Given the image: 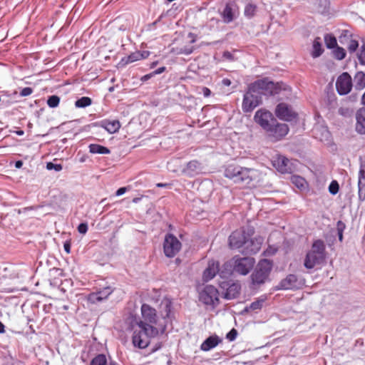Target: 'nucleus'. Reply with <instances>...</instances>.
Returning <instances> with one entry per match:
<instances>
[{
    "label": "nucleus",
    "instance_id": "nucleus-1",
    "mask_svg": "<svg viewBox=\"0 0 365 365\" xmlns=\"http://www.w3.org/2000/svg\"><path fill=\"white\" fill-rule=\"evenodd\" d=\"M256 89L257 93L262 96L271 97L284 92L286 98L289 99L292 94V87L287 83L279 81H274L269 77H263L257 79L252 83V91Z\"/></svg>",
    "mask_w": 365,
    "mask_h": 365
},
{
    "label": "nucleus",
    "instance_id": "nucleus-2",
    "mask_svg": "<svg viewBox=\"0 0 365 365\" xmlns=\"http://www.w3.org/2000/svg\"><path fill=\"white\" fill-rule=\"evenodd\" d=\"M259 242L257 240H248L245 235V227L235 230L228 237V247L232 250H238L242 255H253L259 251Z\"/></svg>",
    "mask_w": 365,
    "mask_h": 365
},
{
    "label": "nucleus",
    "instance_id": "nucleus-3",
    "mask_svg": "<svg viewBox=\"0 0 365 365\" xmlns=\"http://www.w3.org/2000/svg\"><path fill=\"white\" fill-rule=\"evenodd\" d=\"M251 173H253V169L231 163L225 166L224 176L235 183H242L247 185L253 180Z\"/></svg>",
    "mask_w": 365,
    "mask_h": 365
},
{
    "label": "nucleus",
    "instance_id": "nucleus-4",
    "mask_svg": "<svg viewBox=\"0 0 365 365\" xmlns=\"http://www.w3.org/2000/svg\"><path fill=\"white\" fill-rule=\"evenodd\" d=\"M262 104V98L257 91H252V83L247 86V90L243 94L242 110L245 113L252 112L257 107Z\"/></svg>",
    "mask_w": 365,
    "mask_h": 365
},
{
    "label": "nucleus",
    "instance_id": "nucleus-5",
    "mask_svg": "<svg viewBox=\"0 0 365 365\" xmlns=\"http://www.w3.org/2000/svg\"><path fill=\"white\" fill-rule=\"evenodd\" d=\"M199 301L215 309L220 303L219 290L212 284H205L199 292Z\"/></svg>",
    "mask_w": 365,
    "mask_h": 365
},
{
    "label": "nucleus",
    "instance_id": "nucleus-6",
    "mask_svg": "<svg viewBox=\"0 0 365 365\" xmlns=\"http://www.w3.org/2000/svg\"><path fill=\"white\" fill-rule=\"evenodd\" d=\"M305 284V279L295 274H289L285 278L281 279L277 285L272 288V292L281 290H298Z\"/></svg>",
    "mask_w": 365,
    "mask_h": 365
},
{
    "label": "nucleus",
    "instance_id": "nucleus-7",
    "mask_svg": "<svg viewBox=\"0 0 365 365\" xmlns=\"http://www.w3.org/2000/svg\"><path fill=\"white\" fill-rule=\"evenodd\" d=\"M182 249V243L172 232L165 235L163 250L167 258H173Z\"/></svg>",
    "mask_w": 365,
    "mask_h": 365
},
{
    "label": "nucleus",
    "instance_id": "nucleus-8",
    "mask_svg": "<svg viewBox=\"0 0 365 365\" xmlns=\"http://www.w3.org/2000/svg\"><path fill=\"white\" fill-rule=\"evenodd\" d=\"M289 132V125L285 123L279 122L276 118L265 131L267 137L272 142H278L283 140Z\"/></svg>",
    "mask_w": 365,
    "mask_h": 365
},
{
    "label": "nucleus",
    "instance_id": "nucleus-9",
    "mask_svg": "<svg viewBox=\"0 0 365 365\" xmlns=\"http://www.w3.org/2000/svg\"><path fill=\"white\" fill-rule=\"evenodd\" d=\"M274 114L277 119L284 122L297 121L299 118L298 113L293 110L292 106L284 102L277 104Z\"/></svg>",
    "mask_w": 365,
    "mask_h": 365
},
{
    "label": "nucleus",
    "instance_id": "nucleus-10",
    "mask_svg": "<svg viewBox=\"0 0 365 365\" xmlns=\"http://www.w3.org/2000/svg\"><path fill=\"white\" fill-rule=\"evenodd\" d=\"M232 261L233 270L243 276L248 274L253 269L255 264V259L252 257H240V255H235L232 257Z\"/></svg>",
    "mask_w": 365,
    "mask_h": 365
},
{
    "label": "nucleus",
    "instance_id": "nucleus-11",
    "mask_svg": "<svg viewBox=\"0 0 365 365\" xmlns=\"http://www.w3.org/2000/svg\"><path fill=\"white\" fill-rule=\"evenodd\" d=\"M160 307H163V309L165 312V314H161L162 319L165 321V323L159 324L158 330L159 333L163 334L167 329V321L172 322L175 319L173 298L168 295L164 296L161 300Z\"/></svg>",
    "mask_w": 365,
    "mask_h": 365
},
{
    "label": "nucleus",
    "instance_id": "nucleus-12",
    "mask_svg": "<svg viewBox=\"0 0 365 365\" xmlns=\"http://www.w3.org/2000/svg\"><path fill=\"white\" fill-rule=\"evenodd\" d=\"M218 286L224 291L222 297L226 300L236 299L240 294L241 285L237 282L222 280L218 282Z\"/></svg>",
    "mask_w": 365,
    "mask_h": 365
},
{
    "label": "nucleus",
    "instance_id": "nucleus-13",
    "mask_svg": "<svg viewBox=\"0 0 365 365\" xmlns=\"http://www.w3.org/2000/svg\"><path fill=\"white\" fill-rule=\"evenodd\" d=\"M274 119V114L264 108L258 109L253 118L255 123L259 125L264 131H266Z\"/></svg>",
    "mask_w": 365,
    "mask_h": 365
},
{
    "label": "nucleus",
    "instance_id": "nucleus-14",
    "mask_svg": "<svg viewBox=\"0 0 365 365\" xmlns=\"http://www.w3.org/2000/svg\"><path fill=\"white\" fill-rule=\"evenodd\" d=\"M353 87L351 75L348 72L340 74L336 81V89L339 96L349 94Z\"/></svg>",
    "mask_w": 365,
    "mask_h": 365
},
{
    "label": "nucleus",
    "instance_id": "nucleus-15",
    "mask_svg": "<svg viewBox=\"0 0 365 365\" xmlns=\"http://www.w3.org/2000/svg\"><path fill=\"white\" fill-rule=\"evenodd\" d=\"M120 127L121 125L118 120H110L108 119H103L100 121L91 123L85 126L86 129L91 128H102L105 129L109 134H114L118 133Z\"/></svg>",
    "mask_w": 365,
    "mask_h": 365
},
{
    "label": "nucleus",
    "instance_id": "nucleus-16",
    "mask_svg": "<svg viewBox=\"0 0 365 365\" xmlns=\"http://www.w3.org/2000/svg\"><path fill=\"white\" fill-rule=\"evenodd\" d=\"M237 9L238 6L234 1L227 2L220 12L222 22L226 24L233 22L237 18Z\"/></svg>",
    "mask_w": 365,
    "mask_h": 365
},
{
    "label": "nucleus",
    "instance_id": "nucleus-17",
    "mask_svg": "<svg viewBox=\"0 0 365 365\" xmlns=\"http://www.w3.org/2000/svg\"><path fill=\"white\" fill-rule=\"evenodd\" d=\"M327 258L316 254L310 250L307 251L304 261L303 265L307 269H312L316 266H323L326 264Z\"/></svg>",
    "mask_w": 365,
    "mask_h": 365
},
{
    "label": "nucleus",
    "instance_id": "nucleus-18",
    "mask_svg": "<svg viewBox=\"0 0 365 365\" xmlns=\"http://www.w3.org/2000/svg\"><path fill=\"white\" fill-rule=\"evenodd\" d=\"M114 288L111 286H106L100 288L96 292L90 293L88 295V302L91 304H96L101 302L108 298V297L113 292Z\"/></svg>",
    "mask_w": 365,
    "mask_h": 365
},
{
    "label": "nucleus",
    "instance_id": "nucleus-19",
    "mask_svg": "<svg viewBox=\"0 0 365 365\" xmlns=\"http://www.w3.org/2000/svg\"><path fill=\"white\" fill-rule=\"evenodd\" d=\"M141 316L143 322L151 324H158V317L157 310L148 304L143 303L141 305Z\"/></svg>",
    "mask_w": 365,
    "mask_h": 365
},
{
    "label": "nucleus",
    "instance_id": "nucleus-20",
    "mask_svg": "<svg viewBox=\"0 0 365 365\" xmlns=\"http://www.w3.org/2000/svg\"><path fill=\"white\" fill-rule=\"evenodd\" d=\"M273 167L282 174H291L294 170L292 163L289 160L283 155H279L275 160L272 161Z\"/></svg>",
    "mask_w": 365,
    "mask_h": 365
},
{
    "label": "nucleus",
    "instance_id": "nucleus-21",
    "mask_svg": "<svg viewBox=\"0 0 365 365\" xmlns=\"http://www.w3.org/2000/svg\"><path fill=\"white\" fill-rule=\"evenodd\" d=\"M359 170L358 177V197L360 202L365 200V160L359 157Z\"/></svg>",
    "mask_w": 365,
    "mask_h": 365
},
{
    "label": "nucleus",
    "instance_id": "nucleus-22",
    "mask_svg": "<svg viewBox=\"0 0 365 365\" xmlns=\"http://www.w3.org/2000/svg\"><path fill=\"white\" fill-rule=\"evenodd\" d=\"M220 271V262L218 261L210 260L207 267L202 272V281L207 282L212 280Z\"/></svg>",
    "mask_w": 365,
    "mask_h": 365
},
{
    "label": "nucleus",
    "instance_id": "nucleus-23",
    "mask_svg": "<svg viewBox=\"0 0 365 365\" xmlns=\"http://www.w3.org/2000/svg\"><path fill=\"white\" fill-rule=\"evenodd\" d=\"M203 170L202 163L197 160H192L187 163L185 168L182 169V173L188 177H194Z\"/></svg>",
    "mask_w": 365,
    "mask_h": 365
},
{
    "label": "nucleus",
    "instance_id": "nucleus-24",
    "mask_svg": "<svg viewBox=\"0 0 365 365\" xmlns=\"http://www.w3.org/2000/svg\"><path fill=\"white\" fill-rule=\"evenodd\" d=\"M222 341V339L218 335L216 334H211L200 344V350L209 351L217 346Z\"/></svg>",
    "mask_w": 365,
    "mask_h": 365
},
{
    "label": "nucleus",
    "instance_id": "nucleus-25",
    "mask_svg": "<svg viewBox=\"0 0 365 365\" xmlns=\"http://www.w3.org/2000/svg\"><path fill=\"white\" fill-rule=\"evenodd\" d=\"M63 270L61 268L53 267L49 269V281L52 287H59L62 284L61 277H64Z\"/></svg>",
    "mask_w": 365,
    "mask_h": 365
},
{
    "label": "nucleus",
    "instance_id": "nucleus-26",
    "mask_svg": "<svg viewBox=\"0 0 365 365\" xmlns=\"http://www.w3.org/2000/svg\"><path fill=\"white\" fill-rule=\"evenodd\" d=\"M356 131L361 134L365 135V108L362 107L357 110L356 113Z\"/></svg>",
    "mask_w": 365,
    "mask_h": 365
},
{
    "label": "nucleus",
    "instance_id": "nucleus-27",
    "mask_svg": "<svg viewBox=\"0 0 365 365\" xmlns=\"http://www.w3.org/2000/svg\"><path fill=\"white\" fill-rule=\"evenodd\" d=\"M272 268L273 261L269 259L264 258L258 262L255 270L269 277Z\"/></svg>",
    "mask_w": 365,
    "mask_h": 365
},
{
    "label": "nucleus",
    "instance_id": "nucleus-28",
    "mask_svg": "<svg viewBox=\"0 0 365 365\" xmlns=\"http://www.w3.org/2000/svg\"><path fill=\"white\" fill-rule=\"evenodd\" d=\"M139 328L143 334H145L148 338H154L159 334L158 328L150 323L145 322H140Z\"/></svg>",
    "mask_w": 365,
    "mask_h": 365
},
{
    "label": "nucleus",
    "instance_id": "nucleus-29",
    "mask_svg": "<svg viewBox=\"0 0 365 365\" xmlns=\"http://www.w3.org/2000/svg\"><path fill=\"white\" fill-rule=\"evenodd\" d=\"M251 286L250 288L253 289L254 286H260L264 284L266 282L270 281V278L265 276L263 274L259 273V272L254 269L252 274L250 276Z\"/></svg>",
    "mask_w": 365,
    "mask_h": 365
},
{
    "label": "nucleus",
    "instance_id": "nucleus-30",
    "mask_svg": "<svg viewBox=\"0 0 365 365\" xmlns=\"http://www.w3.org/2000/svg\"><path fill=\"white\" fill-rule=\"evenodd\" d=\"M324 51V49L321 38L319 36L315 37L312 42L310 56L313 58H317L323 54Z\"/></svg>",
    "mask_w": 365,
    "mask_h": 365
},
{
    "label": "nucleus",
    "instance_id": "nucleus-31",
    "mask_svg": "<svg viewBox=\"0 0 365 365\" xmlns=\"http://www.w3.org/2000/svg\"><path fill=\"white\" fill-rule=\"evenodd\" d=\"M143 333L139 331H134L132 336V343L134 347L138 348L139 349H146L150 341H145L142 338Z\"/></svg>",
    "mask_w": 365,
    "mask_h": 365
},
{
    "label": "nucleus",
    "instance_id": "nucleus-32",
    "mask_svg": "<svg viewBox=\"0 0 365 365\" xmlns=\"http://www.w3.org/2000/svg\"><path fill=\"white\" fill-rule=\"evenodd\" d=\"M309 250L327 258L326 245L322 239L314 240Z\"/></svg>",
    "mask_w": 365,
    "mask_h": 365
},
{
    "label": "nucleus",
    "instance_id": "nucleus-33",
    "mask_svg": "<svg viewBox=\"0 0 365 365\" xmlns=\"http://www.w3.org/2000/svg\"><path fill=\"white\" fill-rule=\"evenodd\" d=\"M314 129L319 133V139L321 141L330 143L332 140L331 133L326 124L318 125Z\"/></svg>",
    "mask_w": 365,
    "mask_h": 365
},
{
    "label": "nucleus",
    "instance_id": "nucleus-34",
    "mask_svg": "<svg viewBox=\"0 0 365 365\" xmlns=\"http://www.w3.org/2000/svg\"><path fill=\"white\" fill-rule=\"evenodd\" d=\"M89 153L93 155H109L111 151L110 149L105 145L98 143H91L88 145Z\"/></svg>",
    "mask_w": 365,
    "mask_h": 365
},
{
    "label": "nucleus",
    "instance_id": "nucleus-35",
    "mask_svg": "<svg viewBox=\"0 0 365 365\" xmlns=\"http://www.w3.org/2000/svg\"><path fill=\"white\" fill-rule=\"evenodd\" d=\"M255 232V230L254 227L252 226H247V227H245V235L247 238L248 240H257L258 242H259V250L261 249L262 245L264 241V238L259 235L253 237Z\"/></svg>",
    "mask_w": 365,
    "mask_h": 365
},
{
    "label": "nucleus",
    "instance_id": "nucleus-36",
    "mask_svg": "<svg viewBox=\"0 0 365 365\" xmlns=\"http://www.w3.org/2000/svg\"><path fill=\"white\" fill-rule=\"evenodd\" d=\"M267 299L268 295L267 294L260 295L250 304V309H251L252 311L261 310L263 308L264 303L267 300Z\"/></svg>",
    "mask_w": 365,
    "mask_h": 365
},
{
    "label": "nucleus",
    "instance_id": "nucleus-37",
    "mask_svg": "<svg viewBox=\"0 0 365 365\" xmlns=\"http://www.w3.org/2000/svg\"><path fill=\"white\" fill-rule=\"evenodd\" d=\"M324 41L327 49L333 50L338 46L336 38L331 33L324 34Z\"/></svg>",
    "mask_w": 365,
    "mask_h": 365
},
{
    "label": "nucleus",
    "instance_id": "nucleus-38",
    "mask_svg": "<svg viewBox=\"0 0 365 365\" xmlns=\"http://www.w3.org/2000/svg\"><path fill=\"white\" fill-rule=\"evenodd\" d=\"M356 90L361 91L365 88V73L363 71H358L354 76Z\"/></svg>",
    "mask_w": 365,
    "mask_h": 365
},
{
    "label": "nucleus",
    "instance_id": "nucleus-39",
    "mask_svg": "<svg viewBox=\"0 0 365 365\" xmlns=\"http://www.w3.org/2000/svg\"><path fill=\"white\" fill-rule=\"evenodd\" d=\"M257 11V4L252 2H249L245 6L244 16L247 19H251L255 16Z\"/></svg>",
    "mask_w": 365,
    "mask_h": 365
},
{
    "label": "nucleus",
    "instance_id": "nucleus-40",
    "mask_svg": "<svg viewBox=\"0 0 365 365\" xmlns=\"http://www.w3.org/2000/svg\"><path fill=\"white\" fill-rule=\"evenodd\" d=\"M93 103V100L88 96L78 98L75 101V107L77 108H86Z\"/></svg>",
    "mask_w": 365,
    "mask_h": 365
},
{
    "label": "nucleus",
    "instance_id": "nucleus-41",
    "mask_svg": "<svg viewBox=\"0 0 365 365\" xmlns=\"http://www.w3.org/2000/svg\"><path fill=\"white\" fill-rule=\"evenodd\" d=\"M108 359L103 353L97 354L90 361L89 365H108Z\"/></svg>",
    "mask_w": 365,
    "mask_h": 365
},
{
    "label": "nucleus",
    "instance_id": "nucleus-42",
    "mask_svg": "<svg viewBox=\"0 0 365 365\" xmlns=\"http://www.w3.org/2000/svg\"><path fill=\"white\" fill-rule=\"evenodd\" d=\"M291 182L299 190H304L307 183L305 178L298 175H293L291 177Z\"/></svg>",
    "mask_w": 365,
    "mask_h": 365
},
{
    "label": "nucleus",
    "instance_id": "nucleus-43",
    "mask_svg": "<svg viewBox=\"0 0 365 365\" xmlns=\"http://www.w3.org/2000/svg\"><path fill=\"white\" fill-rule=\"evenodd\" d=\"M61 102V97L53 94L48 96L46 99V104L50 108H57Z\"/></svg>",
    "mask_w": 365,
    "mask_h": 365
},
{
    "label": "nucleus",
    "instance_id": "nucleus-44",
    "mask_svg": "<svg viewBox=\"0 0 365 365\" xmlns=\"http://www.w3.org/2000/svg\"><path fill=\"white\" fill-rule=\"evenodd\" d=\"M332 53L336 60L341 61L345 58L346 51L345 48L339 45L332 50Z\"/></svg>",
    "mask_w": 365,
    "mask_h": 365
},
{
    "label": "nucleus",
    "instance_id": "nucleus-45",
    "mask_svg": "<svg viewBox=\"0 0 365 365\" xmlns=\"http://www.w3.org/2000/svg\"><path fill=\"white\" fill-rule=\"evenodd\" d=\"M339 184L336 180H332L328 186V191L332 195H336L339 192Z\"/></svg>",
    "mask_w": 365,
    "mask_h": 365
},
{
    "label": "nucleus",
    "instance_id": "nucleus-46",
    "mask_svg": "<svg viewBox=\"0 0 365 365\" xmlns=\"http://www.w3.org/2000/svg\"><path fill=\"white\" fill-rule=\"evenodd\" d=\"M46 168L48 170H53L55 172H60L63 169L61 163H57L53 161H49L46 163Z\"/></svg>",
    "mask_w": 365,
    "mask_h": 365
},
{
    "label": "nucleus",
    "instance_id": "nucleus-47",
    "mask_svg": "<svg viewBox=\"0 0 365 365\" xmlns=\"http://www.w3.org/2000/svg\"><path fill=\"white\" fill-rule=\"evenodd\" d=\"M226 267L227 264H225L222 266V269H221L220 268V271L217 273L220 278H222L223 280L227 279L232 275V270L230 269H227Z\"/></svg>",
    "mask_w": 365,
    "mask_h": 365
},
{
    "label": "nucleus",
    "instance_id": "nucleus-48",
    "mask_svg": "<svg viewBox=\"0 0 365 365\" xmlns=\"http://www.w3.org/2000/svg\"><path fill=\"white\" fill-rule=\"evenodd\" d=\"M140 322H143V321L140 319L138 315L130 314L129 326H128V330H133V329L135 326H138L139 327Z\"/></svg>",
    "mask_w": 365,
    "mask_h": 365
},
{
    "label": "nucleus",
    "instance_id": "nucleus-49",
    "mask_svg": "<svg viewBox=\"0 0 365 365\" xmlns=\"http://www.w3.org/2000/svg\"><path fill=\"white\" fill-rule=\"evenodd\" d=\"M171 16L170 14V11H166L165 12H163L158 17V19L153 21V23L150 24L148 25V27H149V29H152L154 26H155L159 22L161 21V20L166 17V16Z\"/></svg>",
    "mask_w": 365,
    "mask_h": 365
},
{
    "label": "nucleus",
    "instance_id": "nucleus-50",
    "mask_svg": "<svg viewBox=\"0 0 365 365\" xmlns=\"http://www.w3.org/2000/svg\"><path fill=\"white\" fill-rule=\"evenodd\" d=\"M238 336V331L235 328H232L225 335L226 339L229 341H234Z\"/></svg>",
    "mask_w": 365,
    "mask_h": 365
},
{
    "label": "nucleus",
    "instance_id": "nucleus-51",
    "mask_svg": "<svg viewBox=\"0 0 365 365\" xmlns=\"http://www.w3.org/2000/svg\"><path fill=\"white\" fill-rule=\"evenodd\" d=\"M359 62L361 65L365 66V44L361 47L360 52L357 54Z\"/></svg>",
    "mask_w": 365,
    "mask_h": 365
},
{
    "label": "nucleus",
    "instance_id": "nucleus-52",
    "mask_svg": "<svg viewBox=\"0 0 365 365\" xmlns=\"http://www.w3.org/2000/svg\"><path fill=\"white\" fill-rule=\"evenodd\" d=\"M352 110L349 109V108L340 107L338 109L339 115L345 118L350 117L352 114Z\"/></svg>",
    "mask_w": 365,
    "mask_h": 365
},
{
    "label": "nucleus",
    "instance_id": "nucleus-53",
    "mask_svg": "<svg viewBox=\"0 0 365 365\" xmlns=\"http://www.w3.org/2000/svg\"><path fill=\"white\" fill-rule=\"evenodd\" d=\"M359 41L356 39H351L348 46V50L349 53H354L359 48Z\"/></svg>",
    "mask_w": 365,
    "mask_h": 365
},
{
    "label": "nucleus",
    "instance_id": "nucleus-54",
    "mask_svg": "<svg viewBox=\"0 0 365 365\" xmlns=\"http://www.w3.org/2000/svg\"><path fill=\"white\" fill-rule=\"evenodd\" d=\"M78 232L81 235H85L88 230V225L87 222H81L77 227Z\"/></svg>",
    "mask_w": 365,
    "mask_h": 365
},
{
    "label": "nucleus",
    "instance_id": "nucleus-55",
    "mask_svg": "<svg viewBox=\"0 0 365 365\" xmlns=\"http://www.w3.org/2000/svg\"><path fill=\"white\" fill-rule=\"evenodd\" d=\"M34 92V88L31 87H24L20 89L19 96L21 97H26L31 95Z\"/></svg>",
    "mask_w": 365,
    "mask_h": 365
},
{
    "label": "nucleus",
    "instance_id": "nucleus-56",
    "mask_svg": "<svg viewBox=\"0 0 365 365\" xmlns=\"http://www.w3.org/2000/svg\"><path fill=\"white\" fill-rule=\"evenodd\" d=\"M314 119L315 120L314 128H316V127L318 125L326 124L325 120L323 119L319 112L314 113Z\"/></svg>",
    "mask_w": 365,
    "mask_h": 365
},
{
    "label": "nucleus",
    "instance_id": "nucleus-57",
    "mask_svg": "<svg viewBox=\"0 0 365 365\" xmlns=\"http://www.w3.org/2000/svg\"><path fill=\"white\" fill-rule=\"evenodd\" d=\"M194 50H195L194 46H185L180 48L179 53L185 54V55L187 56V55L192 53Z\"/></svg>",
    "mask_w": 365,
    "mask_h": 365
},
{
    "label": "nucleus",
    "instance_id": "nucleus-58",
    "mask_svg": "<svg viewBox=\"0 0 365 365\" xmlns=\"http://www.w3.org/2000/svg\"><path fill=\"white\" fill-rule=\"evenodd\" d=\"M222 58L225 60H227L230 62H232L235 61V56L229 51H225L222 53Z\"/></svg>",
    "mask_w": 365,
    "mask_h": 365
},
{
    "label": "nucleus",
    "instance_id": "nucleus-59",
    "mask_svg": "<svg viewBox=\"0 0 365 365\" xmlns=\"http://www.w3.org/2000/svg\"><path fill=\"white\" fill-rule=\"evenodd\" d=\"M333 232L334 231H331L330 233H327L324 235V238L329 245L334 243L336 240V236Z\"/></svg>",
    "mask_w": 365,
    "mask_h": 365
},
{
    "label": "nucleus",
    "instance_id": "nucleus-60",
    "mask_svg": "<svg viewBox=\"0 0 365 365\" xmlns=\"http://www.w3.org/2000/svg\"><path fill=\"white\" fill-rule=\"evenodd\" d=\"M126 56H127L128 61H129L130 63L139 61L138 51L133 52Z\"/></svg>",
    "mask_w": 365,
    "mask_h": 365
},
{
    "label": "nucleus",
    "instance_id": "nucleus-61",
    "mask_svg": "<svg viewBox=\"0 0 365 365\" xmlns=\"http://www.w3.org/2000/svg\"><path fill=\"white\" fill-rule=\"evenodd\" d=\"M345 229V223L342 220H338L336 222V233L344 232Z\"/></svg>",
    "mask_w": 365,
    "mask_h": 365
},
{
    "label": "nucleus",
    "instance_id": "nucleus-62",
    "mask_svg": "<svg viewBox=\"0 0 365 365\" xmlns=\"http://www.w3.org/2000/svg\"><path fill=\"white\" fill-rule=\"evenodd\" d=\"M277 252V248H275L274 247L269 246L268 248L264 251L263 255L264 256H272V255H274Z\"/></svg>",
    "mask_w": 365,
    "mask_h": 365
},
{
    "label": "nucleus",
    "instance_id": "nucleus-63",
    "mask_svg": "<svg viewBox=\"0 0 365 365\" xmlns=\"http://www.w3.org/2000/svg\"><path fill=\"white\" fill-rule=\"evenodd\" d=\"M63 250L66 254H70L71 252V240H66L63 242Z\"/></svg>",
    "mask_w": 365,
    "mask_h": 365
},
{
    "label": "nucleus",
    "instance_id": "nucleus-64",
    "mask_svg": "<svg viewBox=\"0 0 365 365\" xmlns=\"http://www.w3.org/2000/svg\"><path fill=\"white\" fill-rule=\"evenodd\" d=\"M130 62L129 61H128V58L127 56H124L123 57L120 61L117 64V68H124L126 65L129 64Z\"/></svg>",
    "mask_w": 365,
    "mask_h": 365
}]
</instances>
